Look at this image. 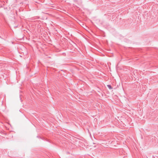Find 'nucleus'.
<instances>
[{"mask_svg":"<svg viewBox=\"0 0 158 158\" xmlns=\"http://www.w3.org/2000/svg\"><path fill=\"white\" fill-rule=\"evenodd\" d=\"M107 86L108 88L110 89H111L112 88L111 86L110 85H107Z\"/></svg>","mask_w":158,"mask_h":158,"instance_id":"nucleus-1","label":"nucleus"}]
</instances>
